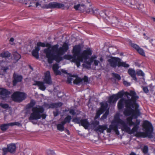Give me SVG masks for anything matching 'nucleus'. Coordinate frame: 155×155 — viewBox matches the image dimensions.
Masks as SVG:
<instances>
[{"instance_id": "1", "label": "nucleus", "mask_w": 155, "mask_h": 155, "mask_svg": "<svg viewBox=\"0 0 155 155\" xmlns=\"http://www.w3.org/2000/svg\"><path fill=\"white\" fill-rule=\"evenodd\" d=\"M125 94L128 99L121 98L118 103L117 106L119 110H121L125 105L126 108L124 111V114L125 116H130L126 120L129 125L132 126L135 124L132 119L137 118L141 114L139 109V105L136 103V100L139 97L132 91H130V92H126Z\"/></svg>"}, {"instance_id": "2", "label": "nucleus", "mask_w": 155, "mask_h": 155, "mask_svg": "<svg viewBox=\"0 0 155 155\" xmlns=\"http://www.w3.org/2000/svg\"><path fill=\"white\" fill-rule=\"evenodd\" d=\"M36 46L38 48L40 47H48V48L44 50L43 52L45 54L46 57L48 58L49 63L51 64L53 61L55 60L57 62H59L63 59L62 55L67 52L68 49V46L67 43L64 42L62 46L58 48L59 45L56 44L52 46L51 48V45L49 43L46 44L45 43L39 42L37 43Z\"/></svg>"}, {"instance_id": "3", "label": "nucleus", "mask_w": 155, "mask_h": 155, "mask_svg": "<svg viewBox=\"0 0 155 155\" xmlns=\"http://www.w3.org/2000/svg\"><path fill=\"white\" fill-rule=\"evenodd\" d=\"M81 48L80 45H75L73 47L72 52L74 58L71 55H65V59L71 60L72 62H75L77 67L80 65V62H84L87 61L89 56L92 54V50L90 48H88L86 50H84L82 53Z\"/></svg>"}, {"instance_id": "4", "label": "nucleus", "mask_w": 155, "mask_h": 155, "mask_svg": "<svg viewBox=\"0 0 155 155\" xmlns=\"http://www.w3.org/2000/svg\"><path fill=\"white\" fill-rule=\"evenodd\" d=\"M32 112L28 120L34 124H36L37 123L34 120L39 119L41 118L44 119L46 118V114L43 113L44 111V109L42 106L38 105L34 107L32 109Z\"/></svg>"}, {"instance_id": "5", "label": "nucleus", "mask_w": 155, "mask_h": 155, "mask_svg": "<svg viewBox=\"0 0 155 155\" xmlns=\"http://www.w3.org/2000/svg\"><path fill=\"white\" fill-rule=\"evenodd\" d=\"M64 4L56 2H51L43 5V8L47 9L58 8L68 9L70 6L76 3L75 0H64Z\"/></svg>"}, {"instance_id": "6", "label": "nucleus", "mask_w": 155, "mask_h": 155, "mask_svg": "<svg viewBox=\"0 0 155 155\" xmlns=\"http://www.w3.org/2000/svg\"><path fill=\"white\" fill-rule=\"evenodd\" d=\"M114 121L115 122L121 125L122 130L130 134L137 132L139 128V127L134 125V127L131 130L130 127L127 126L125 122L120 118L118 114H116L114 116Z\"/></svg>"}, {"instance_id": "7", "label": "nucleus", "mask_w": 155, "mask_h": 155, "mask_svg": "<svg viewBox=\"0 0 155 155\" xmlns=\"http://www.w3.org/2000/svg\"><path fill=\"white\" fill-rule=\"evenodd\" d=\"M143 127L145 129V132H137L136 136L138 137H147L150 138H153L152 134L153 133V129L151 124L149 121H145L143 123Z\"/></svg>"}, {"instance_id": "8", "label": "nucleus", "mask_w": 155, "mask_h": 155, "mask_svg": "<svg viewBox=\"0 0 155 155\" xmlns=\"http://www.w3.org/2000/svg\"><path fill=\"white\" fill-rule=\"evenodd\" d=\"M26 97V94L25 93L16 91L12 95L13 100L15 102L20 103L25 100Z\"/></svg>"}, {"instance_id": "9", "label": "nucleus", "mask_w": 155, "mask_h": 155, "mask_svg": "<svg viewBox=\"0 0 155 155\" xmlns=\"http://www.w3.org/2000/svg\"><path fill=\"white\" fill-rule=\"evenodd\" d=\"M120 58H118L111 57L108 60L109 65L110 66L115 68L118 67L119 62H120Z\"/></svg>"}, {"instance_id": "10", "label": "nucleus", "mask_w": 155, "mask_h": 155, "mask_svg": "<svg viewBox=\"0 0 155 155\" xmlns=\"http://www.w3.org/2000/svg\"><path fill=\"white\" fill-rule=\"evenodd\" d=\"M88 82V78L85 76L83 79H81L79 77H76L74 80L73 83L77 84L80 83L87 84Z\"/></svg>"}, {"instance_id": "11", "label": "nucleus", "mask_w": 155, "mask_h": 155, "mask_svg": "<svg viewBox=\"0 0 155 155\" xmlns=\"http://www.w3.org/2000/svg\"><path fill=\"white\" fill-rule=\"evenodd\" d=\"M62 103L61 102H58L55 103H51L50 104L45 103L43 104L44 107L47 109L54 108H58L61 106Z\"/></svg>"}, {"instance_id": "12", "label": "nucleus", "mask_w": 155, "mask_h": 155, "mask_svg": "<svg viewBox=\"0 0 155 155\" xmlns=\"http://www.w3.org/2000/svg\"><path fill=\"white\" fill-rule=\"evenodd\" d=\"M107 18L108 19H106V20L113 26H116L119 22L117 18L116 17L109 16L107 17Z\"/></svg>"}, {"instance_id": "13", "label": "nucleus", "mask_w": 155, "mask_h": 155, "mask_svg": "<svg viewBox=\"0 0 155 155\" xmlns=\"http://www.w3.org/2000/svg\"><path fill=\"white\" fill-rule=\"evenodd\" d=\"M44 82V83L46 84L49 85H51L52 84L50 72L49 71H47L45 74Z\"/></svg>"}, {"instance_id": "14", "label": "nucleus", "mask_w": 155, "mask_h": 155, "mask_svg": "<svg viewBox=\"0 0 155 155\" xmlns=\"http://www.w3.org/2000/svg\"><path fill=\"white\" fill-rule=\"evenodd\" d=\"M107 125L106 124H104L103 125H99L98 127H96L94 130L97 132H100L101 133H103L104 131L105 130H106L107 132V129H108Z\"/></svg>"}, {"instance_id": "15", "label": "nucleus", "mask_w": 155, "mask_h": 155, "mask_svg": "<svg viewBox=\"0 0 155 155\" xmlns=\"http://www.w3.org/2000/svg\"><path fill=\"white\" fill-rule=\"evenodd\" d=\"M112 130L115 132L116 134L117 135L119 134V132L118 130L117 126V125L112 124L109 126V128L107 129V132L110 133Z\"/></svg>"}, {"instance_id": "16", "label": "nucleus", "mask_w": 155, "mask_h": 155, "mask_svg": "<svg viewBox=\"0 0 155 155\" xmlns=\"http://www.w3.org/2000/svg\"><path fill=\"white\" fill-rule=\"evenodd\" d=\"M9 92L6 89L3 88H0V95L2 96V99H4L9 94Z\"/></svg>"}, {"instance_id": "17", "label": "nucleus", "mask_w": 155, "mask_h": 155, "mask_svg": "<svg viewBox=\"0 0 155 155\" xmlns=\"http://www.w3.org/2000/svg\"><path fill=\"white\" fill-rule=\"evenodd\" d=\"M44 83L42 82L37 81L35 82V83L33 84V85L38 86L39 89L44 91L45 90L46 88Z\"/></svg>"}, {"instance_id": "18", "label": "nucleus", "mask_w": 155, "mask_h": 155, "mask_svg": "<svg viewBox=\"0 0 155 155\" xmlns=\"http://www.w3.org/2000/svg\"><path fill=\"white\" fill-rule=\"evenodd\" d=\"M14 79L13 80V85L15 86L17 82H21L22 79V77L21 75H15L14 74Z\"/></svg>"}, {"instance_id": "19", "label": "nucleus", "mask_w": 155, "mask_h": 155, "mask_svg": "<svg viewBox=\"0 0 155 155\" xmlns=\"http://www.w3.org/2000/svg\"><path fill=\"white\" fill-rule=\"evenodd\" d=\"M101 105V109L100 110L98 111L97 114L100 113V114H102L107 109L108 107V104L107 103L102 102L100 103Z\"/></svg>"}, {"instance_id": "20", "label": "nucleus", "mask_w": 155, "mask_h": 155, "mask_svg": "<svg viewBox=\"0 0 155 155\" xmlns=\"http://www.w3.org/2000/svg\"><path fill=\"white\" fill-rule=\"evenodd\" d=\"M59 68L58 64L57 63L53 64V65L52 69L56 75H61V72L58 70Z\"/></svg>"}, {"instance_id": "21", "label": "nucleus", "mask_w": 155, "mask_h": 155, "mask_svg": "<svg viewBox=\"0 0 155 155\" xmlns=\"http://www.w3.org/2000/svg\"><path fill=\"white\" fill-rule=\"evenodd\" d=\"M81 125L83 126L85 129H87L89 126L90 124L87 119H81Z\"/></svg>"}, {"instance_id": "22", "label": "nucleus", "mask_w": 155, "mask_h": 155, "mask_svg": "<svg viewBox=\"0 0 155 155\" xmlns=\"http://www.w3.org/2000/svg\"><path fill=\"white\" fill-rule=\"evenodd\" d=\"M40 50V48H38L35 46V49L32 50V54L33 56L37 59H38L39 58L38 51Z\"/></svg>"}, {"instance_id": "23", "label": "nucleus", "mask_w": 155, "mask_h": 155, "mask_svg": "<svg viewBox=\"0 0 155 155\" xmlns=\"http://www.w3.org/2000/svg\"><path fill=\"white\" fill-rule=\"evenodd\" d=\"M128 73L133 80L135 81H137V79L136 77V72L134 70L131 68L129 69L128 71Z\"/></svg>"}, {"instance_id": "24", "label": "nucleus", "mask_w": 155, "mask_h": 155, "mask_svg": "<svg viewBox=\"0 0 155 155\" xmlns=\"http://www.w3.org/2000/svg\"><path fill=\"white\" fill-rule=\"evenodd\" d=\"M109 12V11L108 10L101 11L100 13V15L101 16L105 18L106 20V19H108L107 17H109V15L110 14Z\"/></svg>"}, {"instance_id": "25", "label": "nucleus", "mask_w": 155, "mask_h": 155, "mask_svg": "<svg viewBox=\"0 0 155 155\" xmlns=\"http://www.w3.org/2000/svg\"><path fill=\"white\" fill-rule=\"evenodd\" d=\"M9 152L11 153H14L16 150V146L15 144L11 143L7 145Z\"/></svg>"}, {"instance_id": "26", "label": "nucleus", "mask_w": 155, "mask_h": 155, "mask_svg": "<svg viewBox=\"0 0 155 155\" xmlns=\"http://www.w3.org/2000/svg\"><path fill=\"white\" fill-rule=\"evenodd\" d=\"M118 100V97H116L115 94L113 95L110 96L108 100V102L109 103H115Z\"/></svg>"}, {"instance_id": "27", "label": "nucleus", "mask_w": 155, "mask_h": 155, "mask_svg": "<svg viewBox=\"0 0 155 155\" xmlns=\"http://www.w3.org/2000/svg\"><path fill=\"white\" fill-rule=\"evenodd\" d=\"M9 126H10V123L2 124L0 125V128L2 131H4L8 129V127Z\"/></svg>"}, {"instance_id": "28", "label": "nucleus", "mask_w": 155, "mask_h": 155, "mask_svg": "<svg viewBox=\"0 0 155 155\" xmlns=\"http://www.w3.org/2000/svg\"><path fill=\"white\" fill-rule=\"evenodd\" d=\"M64 125L65 124H64V123L62 121L60 123L57 124L56 126L57 130L60 131L64 130Z\"/></svg>"}, {"instance_id": "29", "label": "nucleus", "mask_w": 155, "mask_h": 155, "mask_svg": "<svg viewBox=\"0 0 155 155\" xmlns=\"http://www.w3.org/2000/svg\"><path fill=\"white\" fill-rule=\"evenodd\" d=\"M129 66V64H126L125 62H122L121 59L120 58V62H119L118 67H123L124 68H128Z\"/></svg>"}, {"instance_id": "30", "label": "nucleus", "mask_w": 155, "mask_h": 155, "mask_svg": "<svg viewBox=\"0 0 155 155\" xmlns=\"http://www.w3.org/2000/svg\"><path fill=\"white\" fill-rule=\"evenodd\" d=\"M117 49L116 47L110 48L108 49L109 51L111 54H116Z\"/></svg>"}, {"instance_id": "31", "label": "nucleus", "mask_w": 155, "mask_h": 155, "mask_svg": "<svg viewBox=\"0 0 155 155\" xmlns=\"http://www.w3.org/2000/svg\"><path fill=\"white\" fill-rule=\"evenodd\" d=\"M10 54L8 52H5L0 54V57L2 58H6L10 57Z\"/></svg>"}, {"instance_id": "32", "label": "nucleus", "mask_w": 155, "mask_h": 155, "mask_svg": "<svg viewBox=\"0 0 155 155\" xmlns=\"http://www.w3.org/2000/svg\"><path fill=\"white\" fill-rule=\"evenodd\" d=\"M13 55L14 59L17 61H18L21 58L20 54L16 52H14L13 53Z\"/></svg>"}, {"instance_id": "33", "label": "nucleus", "mask_w": 155, "mask_h": 155, "mask_svg": "<svg viewBox=\"0 0 155 155\" xmlns=\"http://www.w3.org/2000/svg\"><path fill=\"white\" fill-rule=\"evenodd\" d=\"M91 12V13L94 15H96L98 13V9H94L92 8H91V11H90V9H87V12L89 13V12Z\"/></svg>"}, {"instance_id": "34", "label": "nucleus", "mask_w": 155, "mask_h": 155, "mask_svg": "<svg viewBox=\"0 0 155 155\" xmlns=\"http://www.w3.org/2000/svg\"><path fill=\"white\" fill-rule=\"evenodd\" d=\"M71 119V117L70 115H68L66 118H65L64 120L62 122L64 124H65L66 123H69Z\"/></svg>"}, {"instance_id": "35", "label": "nucleus", "mask_w": 155, "mask_h": 155, "mask_svg": "<svg viewBox=\"0 0 155 155\" xmlns=\"http://www.w3.org/2000/svg\"><path fill=\"white\" fill-rule=\"evenodd\" d=\"M81 119L80 117H75L73 118L72 120L73 122L75 123H77L79 124L80 125L81 123Z\"/></svg>"}, {"instance_id": "36", "label": "nucleus", "mask_w": 155, "mask_h": 155, "mask_svg": "<svg viewBox=\"0 0 155 155\" xmlns=\"http://www.w3.org/2000/svg\"><path fill=\"white\" fill-rule=\"evenodd\" d=\"M35 104V102L33 100H31L30 103L27 105V107L29 108L33 107Z\"/></svg>"}, {"instance_id": "37", "label": "nucleus", "mask_w": 155, "mask_h": 155, "mask_svg": "<svg viewBox=\"0 0 155 155\" xmlns=\"http://www.w3.org/2000/svg\"><path fill=\"white\" fill-rule=\"evenodd\" d=\"M35 104V102L33 100H31L30 103L27 105V107L29 108L33 107Z\"/></svg>"}, {"instance_id": "38", "label": "nucleus", "mask_w": 155, "mask_h": 155, "mask_svg": "<svg viewBox=\"0 0 155 155\" xmlns=\"http://www.w3.org/2000/svg\"><path fill=\"white\" fill-rule=\"evenodd\" d=\"M10 126H13L14 125H16L18 127H21L22 126L21 123L19 122H15L10 123Z\"/></svg>"}, {"instance_id": "39", "label": "nucleus", "mask_w": 155, "mask_h": 155, "mask_svg": "<svg viewBox=\"0 0 155 155\" xmlns=\"http://www.w3.org/2000/svg\"><path fill=\"white\" fill-rule=\"evenodd\" d=\"M130 45L133 48L135 49L137 51L140 47L138 45L136 44L133 43L131 41L130 42Z\"/></svg>"}, {"instance_id": "40", "label": "nucleus", "mask_w": 155, "mask_h": 155, "mask_svg": "<svg viewBox=\"0 0 155 155\" xmlns=\"http://www.w3.org/2000/svg\"><path fill=\"white\" fill-rule=\"evenodd\" d=\"M137 51L140 54V55L145 56V53L143 50L140 47L137 50Z\"/></svg>"}, {"instance_id": "41", "label": "nucleus", "mask_w": 155, "mask_h": 155, "mask_svg": "<svg viewBox=\"0 0 155 155\" xmlns=\"http://www.w3.org/2000/svg\"><path fill=\"white\" fill-rule=\"evenodd\" d=\"M0 106L3 108L7 109L8 108L9 105L7 104H4L1 103L0 104Z\"/></svg>"}, {"instance_id": "42", "label": "nucleus", "mask_w": 155, "mask_h": 155, "mask_svg": "<svg viewBox=\"0 0 155 155\" xmlns=\"http://www.w3.org/2000/svg\"><path fill=\"white\" fill-rule=\"evenodd\" d=\"M81 7V4H78L76 5H74V8L76 10H79L80 11V9H83V8H82Z\"/></svg>"}, {"instance_id": "43", "label": "nucleus", "mask_w": 155, "mask_h": 155, "mask_svg": "<svg viewBox=\"0 0 155 155\" xmlns=\"http://www.w3.org/2000/svg\"><path fill=\"white\" fill-rule=\"evenodd\" d=\"M112 75L113 77L116 79L118 80H120L121 78L120 75L119 74L114 73H113Z\"/></svg>"}, {"instance_id": "44", "label": "nucleus", "mask_w": 155, "mask_h": 155, "mask_svg": "<svg viewBox=\"0 0 155 155\" xmlns=\"http://www.w3.org/2000/svg\"><path fill=\"white\" fill-rule=\"evenodd\" d=\"M2 150L3 152V155H5L8 152H9V150L7 147V148H2Z\"/></svg>"}, {"instance_id": "45", "label": "nucleus", "mask_w": 155, "mask_h": 155, "mask_svg": "<svg viewBox=\"0 0 155 155\" xmlns=\"http://www.w3.org/2000/svg\"><path fill=\"white\" fill-rule=\"evenodd\" d=\"M137 74L138 76H144V74L143 72L141 70H139L137 72Z\"/></svg>"}, {"instance_id": "46", "label": "nucleus", "mask_w": 155, "mask_h": 155, "mask_svg": "<svg viewBox=\"0 0 155 155\" xmlns=\"http://www.w3.org/2000/svg\"><path fill=\"white\" fill-rule=\"evenodd\" d=\"M47 153L48 155H54L55 153L52 150H47Z\"/></svg>"}, {"instance_id": "47", "label": "nucleus", "mask_w": 155, "mask_h": 155, "mask_svg": "<svg viewBox=\"0 0 155 155\" xmlns=\"http://www.w3.org/2000/svg\"><path fill=\"white\" fill-rule=\"evenodd\" d=\"M123 94L121 92H118L117 94H115V95H116V97H117L118 99H119V98H121V97H122L123 96Z\"/></svg>"}, {"instance_id": "48", "label": "nucleus", "mask_w": 155, "mask_h": 155, "mask_svg": "<svg viewBox=\"0 0 155 155\" xmlns=\"http://www.w3.org/2000/svg\"><path fill=\"white\" fill-rule=\"evenodd\" d=\"M92 125L95 128L96 126L98 125L99 124V122L97 120H95L92 123Z\"/></svg>"}, {"instance_id": "49", "label": "nucleus", "mask_w": 155, "mask_h": 155, "mask_svg": "<svg viewBox=\"0 0 155 155\" xmlns=\"http://www.w3.org/2000/svg\"><path fill=\"white\" fill-rule=\"evenodd\" d=\"M148 151V147L145 146L143 149V151L144 153H147Z\"/></svg>"}, {"instance_id": "50", "label": "nucleus", "mask_w": 155, "mask_h": 155, "mask_svg": "<svg viewBox=\"0 0 155 155\" xmlns=\"http://www.w3.org/2000/svg\"><path fill=\"white\" fill-rule=\"evenodd\" d=\"M109 114V112L106 111L104 115L101 117V118L103 119H105L107 117V116Z\"/></svg>"}, {"instance_id": "51", "label": "nucleus", "mask_w": 155, "mask_h": 155, "mask_svg": "<svg viewBox=\"0 0 155 155\" xmlns=\"http://www.w3.org/2000/svg\"><path fill=\"white\" fill-rule=\"evenodd\" d=\"M81 8H83V9H80L81 11H87V10H86V7L84 5V4H81Z\"/></svg>"}, {"instance_id": "52", "label": "nucleus", "mask_w": 155, "mask_h": 155, "mask_svg": "<svg viewBox=\"0 0 155 155\" xmlns=\"http://www.w3.org/2000/svg\"><path fill=\"white\" fill-rule=\"evenodd\" d=\"M143 89L144 92L146 93H147L149 92V90L147 87L143 86Z\"/></svg>"}, {"instance_id": "53", "label": "nucleus", "mask_w": 155, "mask_h": 155, "mask_svg": "<svg viewBox=\"0 0 155 155\" xmlns=\"http://www.w3.org/2000/svg\"><path fill=\"white\" fill-rule=\"evenodd\" d=\"M53 112L55 117L57 116L59 114V111L58 110H56L55 111H53Z\"/></svg>"}, {"instance_id": "54", "label": "nucleus", "mask_w": 155, "mask_h": 155, "mask_svg": "<svg viewBox=\"0 0 155 155\" xmlns=\"http://www.w3.org/2000/svg\"><path fill=\"white\" fill-rule=\"evenodd\" d=\"M94 61V59H92L91 57L89 59V61H87L86 62L87 64H88L89 65H91V63Z\"/></svg>"}, {"instance_id": "55", "label": "nucleus", "mask_w": 155, "mask_h": 155, "mask_svg": "<svg viewBox=\"0 0 155 155\" xmlns=\"http://www.w3.org/2000/svg\"><path fill=\"white\" fill-rule=\"evenodd\" d=\"M33 1L36 2L35 3V6L36 7H37L38 6L40 5L39 0H32Z\"/></svg>"}, {"instance_id": "56", "label": "nucleus", "mask_w": 155, "mask_h": 155, "mask_svg": "<svg viewBox=\"0 0 155 155\" xmlns=\"http://www.w3.org/2000/svg\"><path fill=\"white\" fill-rule=\"evenodd\" d=\"M140 124V121L138 120L137 119L136 120L135 123V124L133 125H134L137 126L138 127H139V125Z\"/></svg>"}, {"instance_id": "57", "label": "nucleus", "mask_w": 155, "mask_h": 155, "mask_svg": "<svg viewBox=\"0 0 155 155\" xmlns=\"http://www.w3.org/2000/svg\"><path fill=\"white\" fill-rule=\"evenodd\" d=\"M69 113L70 114L72 115H74L76 114V113L75 112L74 110L73 109L70 110H69Z\"/></svg>"}, {"instance_id": "58", "label": "nucleus", "mask_w": 155, "mask_h": 155, "mask_svg": "<svg viewBox=\"0 0 155 155\" xmlns=\"http://www.w3.org/2000/svg\"><path fill=\"white\" fill-rule=\"evenodd\" d=\"M94 62L95 65L97 66L98 65V64L100 62L99 61L97 60H94Z\"/></svg>"}, {"instance_id": "59", "label": "nucleus", "mask_w": 155, "mask_h": 155, "mask_svg": "<svg viewBox=\"0 0 155 155\" xmlns=\"http://www.w3.org/2000/svg\"><path fill=\"white\" fill-rule=\"evenodd\" d=\"M123 84L124 85L127 86H129L130 85V83L127 82L126 81H124L123 82Z\"/></svg>"}, {"instance_id": "60", "label": "nucleus", "mask_w": 155, "mask_h": 155, "mask_svg": "<svg viewBox=\"0 0 155 155\" xmlns=\"http://www.w3.org/2000/svg\"><path fill=\"white\" fill-rule=\"evenodd\" d=\"M72 80V78L71 77L68 78L67 79V82L69 83H71Z\"/></svg>"}, {"instance_id": "61", "label": "nucleus", "mask_w": 155, "mask_h": 155, "mask_svg": "<svg viewBox=\"0 0 155 155\" xmlns=\"http://www.w3.org/2000/svg\"><path fill=\"white\" fill-rule=\"evenodd\" d=\"M8 69V67H6L3 68V70L4 72H6Z\"/></svg>"}, {"instance_id": "62", "label": "nucleus", "mask_w": 155, "mask_h": 155, "mask_svg": "<svg viewBox=\"0 0 155 155\" xmlns=\"http://www.w3.org/2000/svg\"><path fill=\"white\" fill-rule=\"evenodd\" d=\"M91 57L92 59H96L97 58V56L95 55H93Z\"/></svg>"}, {"instance_id": "63", "label": "nucleus", "mask_w": 155, "mask_h": 155, "mask_svg": "<svg viewBox=\"0 0 155 155\" xmlns=\"http://www.w3.org/2000/svg\"><path fill=\"white\" fill-rule=\"evenodd\" d=\"M61 71L62 72L64 73H65V74H67V72L66 71H65L63 69H61Z\"/></svg>"}, {"instance_id": "64", "label": "nucleus", "mask_w": 155, "mask_h": 155, "mask_svg": "<svg viewBox=\"0 0 155 155\" xmlns=\"http://www.w3.org/2000/svg\"><path fill=\"white\" fill-rule=\"evenodd\" d=\"M83 66L84 68H88L87 66V65L86 64H83Z\"/></svg>"}]
</instances>
